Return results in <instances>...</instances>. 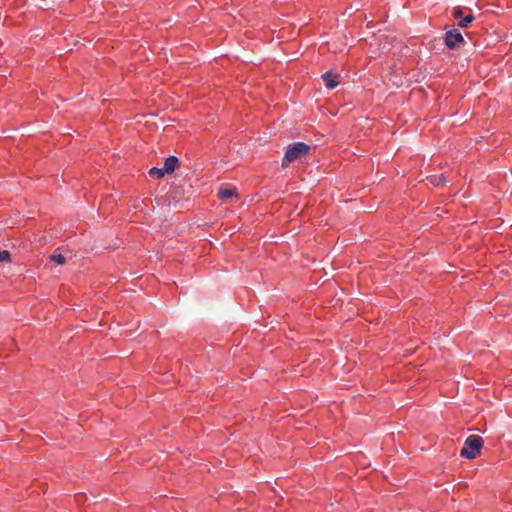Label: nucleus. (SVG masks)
<instances>
[{"mask_svg": "<svg viewBox=\"0 0 512 512\" xmlns=\"http://www.w3.org/2000/svg\"><path fill=\"white\" fill-rule=\"evenodd\" d=\"M483 445L484 440L481 436L470 435L464 441V445L460 450V456L465 459L473 460L480 455Z\"/></svg>", "mask_w": 512, "mask_h": 512, "instance_id": "f03ea898", "label": "nucleus"}, {"mask_svg": "<svg viewBox=\"0 0 512 512\" xmlns=\"http://www.w3.org/2000/svg\"><path fill=\"white\" fill-rule=\"evenodd\" d=\"M323 82L328 89H334L339 84L340 74L327 71L322 75Z\"/></svg>", "mask_w": 512, "mask_h": 512, "instance_id": "39448f33", "label": "nucleus"}, {"mask_svg": "<svg viewBox=\"0 0 512 512\" xmlns=\"http://www.w3.org/2000/svg\"><path fill=\"white\" fill-rule=\"evenodd\" d=\"M233 196H235L236 198L239 197L238 192L235 188H220L217 192V197L222 201H226Z\"/></svg>", "mask_w": 512, "mask_h": 512, "instance_id": "0eeeda50", "label": "nucleus"}, {"mask_svg": "<svg viewBox=\"0 0 512 512\" xmlns=\"http://www.w3.org/2000/svg\"><path fill=\"white\" fill-rule=\"evenodd\" d=\"M445 30L444 44L448 49L452 50L461 45H465V39L457 28H448V26H446Z\"/></svg>", "mask_w": 512, "mask_h": 512, "instance_id": "7ed1b4c3", "label": "nucleus"}, {"mask_svg": "<svg viewBox=\"0 0 512 512\" xmlns=\"http://www.w3.org/2000/svg\"><path fill=\"white\" fill-rule=\"evenodd\" d=\"M452 16L459 19L458 26L460 28H468L469 25L475 20V17L470 8L456 6L452 10Z\"/></svg>", "mask_w": 512, "mask_h": 512, "instance_id": "20e7f679", "label": "nucleus"}, {"mask_svg": "<svg viewBox=\"0 0 512 512\" xmlns=\"http://www.w3.org/2000/svg\"><path fill=\"white\" fill-rule=\"evenodd\" d=\"M311 147L304 142H294L290 144L282 158L281 166L286 168L290 163L309 154Z\"/></svg>", "mask_w": 512, "mask_h": 512, "instance_id": "f257e3e1", "label": "nucleus"}, {"mask_svg": "<svg viewBox=\"0 0 512 512\" xmlns=\"http://www.w3.org/2000/svg\"><path fill=\"white\" fill-rule=\"evenodd\" d=\"M148 174L151 177L156 176L157 178L160 179V178H163L164 175L167 173L164 171V168L152 167L149 169Z\"/></svg>", "mask_w": 512, "mask_h": 512, "instance_id": "1a4fd4ad", "label": "nucleus"}, {"mask_svg": "<svg viewBox=\"0 0 512 512\" xmlns=\"http://www.w3.org/2000/svg\"><path fill=\"white\" fill-rule=\"evenodd\" d=\"M427 180L436 187L445 185L447 181L446 177L443 174L428 176Z\"/></svg>", "mask_w": 512, "mask_h": 512, "instance_id": "6e6552de", "label": "nucleus"}, {"mask_svg": "<svg viewBox=\"0 0 512 512\" xmlns=\"http://www.w3.org/2000/svg\"><path fill=\"white\" fill-rule=\"evenodd\" d=\"M10 252L8 250H0V262L10 261Z\"/></svg>", "mask_w": 512, "mask_h": 512, "instance_id": "9b49d317", "label": "nucleus"}, {"mask_svg": "<svg viewBox=\"0 0 512 512\" xmlns=\"http://www.w3.org/2000/svg\"><path fill=\"white\" fill-rule=\"evenodd\" d=\"M179 165L180 161L178 157L171 155L164 160L163 168L167 174H172L179 167Z\"/></svg>", "mask_w": 512, "mask_h": 512, "instance_id": "423d86ee", "label": "nucleus"}, {"mask_svg": "<svg viewBox=\"0 0 512 512\" xmlns=\"http://www.w3.org/2000/svg\"><path fill=\"white\" fill-rule=\"evenodd\" d=\"M51 261L56 262L57 264L63 265L66 263V258L62 254H52L50 256Z\"/></svg>", "mask_w": 512, "mask_h": 512, "instance_id": "9d476101", "label": "nucleus"}]
</instances>
